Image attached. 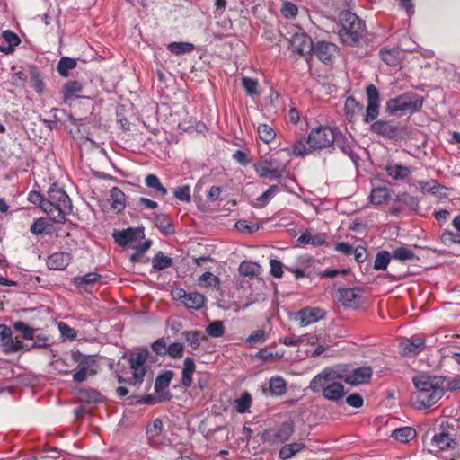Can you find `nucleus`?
I'll return each mask as SVG.
<instances>
[{
  "instance_id": "obj_7",
  "label": "nucleus",
  "mask_w": 460,
  "mask_h": 460,
  "mask_svg": "<svg viewBox=\"0 0 460 460\" xmlns=\"http://www.w3.org/2000/svg\"><path fill=\"white\" fill-rule=\"evenodd\" d=\"M148 350L141 349L137 352L131 353L129 356V364L132 373L130 384L133 385H139L143 382L146 373V362L148 357Z\"/></svg>"
},
{
  "instance_id": "obj_44",
  "label": "nucleus",
  "mask_w": 460,
  "mask_h": 460,
  "mask_svg": "<svg viewBox=\"0 0 460 460\" xmlns=\"http://www.w3.org/2000/svg\"><path fill=\"white\" fill-rule=\"evenodd\" d=\"M4 351L7 353H13L20 351L23 349V343L18 338H13L12 333L4 341H3Z\"/></svg>"
},
{
  "instance_id": "obj_59",
  "label": "nucleus",
  "mask_w": 460,
  "mask_h": 460,
  "mask_svg": "<svg viewBox=\"0 0 460 460\" xmlns=\"http://www.w3.org/2000/svg\"><path fill=\"white\" fill-rule=\"evenodd\" d=\"M134 412L131 411H125L119 421V426L121 429H128L134 425Z\"/></svg>"
},
{
  "instance_id": "obj_5",
  "label": "nucleus",
  "mask_w": 460,
  "mask_h": 460,
  "mask_svg": "<svg viewBox=\"0 0 460 460\" xmlns=\"http://www.w3.org/2000/svg\"><path fill=\"white\" fill-rule=\"evenodd\" d=\"M341 29L339 36L341 40L349 45L356 44L362 36L365 25L361 19L351 12H345L341 14Z\"/></svg>"
},
{
  "instance_id": "obj_36",
  "label": "nucleus",
  "mask_w": 460,
  "mask_h": 460,
  "mask_svg": "<svg viewBox=\"0 0 460 460\" xmlns=\"http://www.w3.org/2000/svg\"><path fill=\"white\" fill-rule=\"evenodd\" d=\"M305 447L303 443H291L285 445L279 450V457L283 460H287L294 456L296 453L300 452Z\"/></svg>"
},
{
  "instance_id": "obj_54",
  "label": "nucleus",
  "mask_w": 460,
  "mask_h": 460,
  "mask_svg": "<svg viewBox=\"0 0 460 460\" xmlns=\"http://www.w3.org/2000/svg\"><path fill=\"white\" fill-rule=\"evenodd\" d=\"M13 327L20 332L25 340H31L34 337L35 330L23 322H15Z\"/></svg>"
},
{
  "instance_id": "obj_9",
  "label": "nucleus",
  "mask_w": 460,
  "mask_h": 460,
  "mask_svg": "<svg viewBox=\"0 0 460 460\" xmlns=\"http://www.w3.org/2000/svg\"><path fill=\"white\" fill-rule=\"evenodd\" d=\"M403 129L400 124L384 119L376 120L370 125L371 132L389 139L401 137Z\"/></svg>"
},
{
  "instance_id": "obj_53",
  "label": "nucleus",
  "mask_w": 460,
  "mask_h": 460,
  "mask_svg": "<svg viewBox=\"0 0 460 460\" xmlns=\"http://www.w3.org/2000/svg\"><path fill=\"white\" fill-rule=\"evenodd\" d=\"M379 115V102H367L364 122L369 123L375 120Z\"/></svg>"
},
{
  "instance_id": "obj_35",
  "label": "nucleus",
  "mask_w": 460,
  "mask_h": 460,
  "mask_svg": "<svg viewBox=\"0 0 460 460\" xmlns=\"http://www.w3.org/2000/svg\"><path fill=\"white\" fill-rule=\"evenodd\" d=\"M382 60L390 66H395L400 61V52L397 49H382L380 50Z\"/></svg>"
},
{
  "instance_id": "obj_64",
  "label": "nucleus",
  "mask_w": 460,
  "mask_h": 460,
  "mask_svg": "<svg viewBox=\"0 0 460 460\" xmlns=\"http://www.w3.org/2000/svg\"><path fill=\"white\" fill-rule=\"evenodd\" d=\"M281 354L273 353L268 348L261 349L255 355V357L261 360H270L277 358H281Z\"/></svg>"
},
{
  "instance_id": "obj_16",
  "label": "nucleus",
  "mask_w": 460,
  "mask_h": 460,
  "mask_svg": "<svg viewBox=\"0 0 460 460\" xmlns=\"http://www.w3.org/2000/svg\"><path fill=\"white\" fill-rule=\"evenodd\" d=\"M373 374V370L370 367H360L353 370V372L345 376L344 382L351 385H358L367 383Z\"/></svg>"
},
{
  "instance_id": "obj_17",
  "label": "nucleus",
  "mask_w": 460,
  "mask_h": 460,
  "mask_svg": "<svg viewBox=\"0 0 460 460\" xmlns=\"http://www.w3.org/2000/svg\"><path fill=\"white\" fill-rule=\"evenodd\" d=\"M314 54L323 63H331L337 54V47L335 44L326 41L318 42L314 47Z\"/></svg>"
},
{
  "instance_id": "obj_63",
  "label": "nucleus",
  "mask_w": 460,
  "mask_h": 460,
  "mask_svg": "<svg viewBox=\"0 0 460 460\" xmlns=\"http://www.w3.org/2000/svg\"><path fill=\"white\" fill-rule=\"evenodd\" d=\"M235 227L240 232L254 233L259 230L258 224L248 225L245 220H239L235 223Z\"/></svg>"
},
{
  "instance_id": "obj_1",
  "label": "nucleus",
  "mask_w": 460,
  "mask_h": 460,
  "mask_svg": "<svg viewBox=\"0 0 460 460\" xmlns=\"http://www.w3.org/2000/svg\"><path fill=\"white\" fill-rule=\"evenodd\" d=\"M343 378V370L340 367H325L311 380L309 388L314 393L321 392L329 401L338 402L345 394L344 385L340 382Z\"/></svg>"
},
{
  "instance_id": "obj_21",
  "label": "nucleus",
  "mask_w": 460,
  "mask_h": 460,
  "mask_svg": "<svg viewBox=\"0 0 460 460\" xmlns=\"http://www.w3.org/2000/svg\"><path fill=\"white\" fill-rule=\"evenodd\" d=\"M338 299L344 306L357 308L360 305L361 296L354 288H341Z\"/></svg>"
},
{
  "instance_id": "obj_22",
  "label": "nucleus",
  "mask_w": 460,
  "mask_h": 460,
  "mask_svg": "<svg viewBox=\"0 0 460 460\" xmlns=\"http://www.w3.org/2000/svg\"><path fill=\"white\" fill-rule=\"evenodd\" d=\"M338 147L343 154L347 155L352 161H355L358 156L353 152V146L349 137H347L337 128L335 129V142L333 146Z\"/></svg>"
},
{
  "instance_id": "obj_12",
  "label": "nucleus",
  "mask_w": 460,
  "mask_h": 460,
  "mask_svg": "<svg viewBox=\"0 0 460 460\" xmlns=\"http://www.w3.org/2000/svg\"><path fill=\"white\" fill-rule=\"evenodd\" d=\"M254 170L260 178L278 180L282 177L283 170L276 166L272 160L263 159L255 163Z\"/></svg>"
},
{
  "instance_id": "obj_18",
  "label": "nucleus",
  "mask_w": 460,
  "mask_h": 460,
  "mask_svg": "<svg viewBox=\"0 0 460 460\" xmlns=\"http://www.w3.org/2000/svg\"><path fill=\"white\" fill-rule=\"evenodd\" d=\"M72 255L68 252H58L49 255L47 259V266L50 270H63L70 263Z\"/></svg>"
},
{
  "instance_id": "obj_27",
  "label": "nucleus",
  "mask_w": 460,
  "mask_h": 460,
  "mask_svg": "<svg viewBox=\"0 0 460 460\" xmlns=\"http://www.w3.org/2000/svg\"><path fill=\"white\" fill-rule=\"evenodd\" d=\"M195 362L192 358H186L183 362L181 372V382L185 387H190L192 384V375L195 372Z\"/></svg>"
},
{
  "instance_id": "obj_60",
  "label": "nucleus",
  "mask_w": 460,
  "mask_h": 460,
  "mask_svg": "<svg viewBox=\"0 0 460 460\" xmlns=\"http://www.w3.org/2000/svg\"><path fill=\"white\" fill-rule=\"evenodd\" d=\"M58 326L62 337L71 341L76 338V332L66 323L60 322Z\"/></svg>"
},
{
  "instance_id": "obj_42",
  "label": "nucleus",
  "mask_w": 460,
  "mask_h": 460,
  "mask_svg": "<svg viewBox=\"0 0 460 460\" xmlns=\"http://www.w3.org/2000/svg\"><path fill=\"white\" fill-rule=\"evenodd\" d=\"M392 259L399 261H407L415 258V253L411 249L405 246H401L394 249L392 252Z\"/></svg>"
},
{
  "instance_id": "obj_46",
  "label": "nucleus",
  "mask_w": 460,
  "mask_h": 460,
  "mask_svg": "<svg viewBox=\"0 0 460 460\" xmlns=\"http://www.w3.org/2000/svg\"><path fill=\"white\" fill-rule=\"evenodd\" d=\"M145 183L148 188L155 190L162 196H165L168 192L167 189L161 184L159 178L155 174H148L145 179Z\"/></svg>"
},
{
  "instance_id": "obj_38",
  "label": "nucleus",
  "mask_w": 460,
  "mask_h": 460,
  "mask_svg": "<svg viewBox=\"0 0 460 460\" xmlns=\"http://www.w3.org/2000/svg\"><path fill=\"white\" fill-rule=\"evenodd\" d=\"M314 151L310 147V144H307V138L301 137L297 139L292 146V154L296 156L305 155Z\"/></svg>"
},
{
  "instance_id": "obj_39",
  "label": "nucleus",
  "mask_w": 460,
  "mask_h": 460,
  "mask_svg": "<svg viewBox=\"0 0 460 460\" xmlns=\"http://www.w3.org/2000/svg\"><path fill=\"white\" fill-rule=\"evenodd\" d=\"M172 265V260L169 256H165L162 252H158L152 261V266L157 270H162Z\"/></svg>"
},
{
  "instance_id": "obj_31",
  "label": "nucleus",
  "mask_w": 460,
  "mask_h": 460,
  "mask_svg": "<svg viewBox=\"0 0 460 460\" xmlns=\"http://www.w3.org/2000/svg\"><path fill=\"white\" fill-rule=\"evenodd\" d=\"M391 436L400 442L407 443L416 437V430L411 427H402L394 429Z\"/></svg>"
},
{
  "instance_id": "obj_15",
  "label": "nucleus",
  "mask_w": 460,
  "mask_h": 460,
  "mask_svg": "<svg viewBox=\"0 0 460 460\" xmlns=\"http://www.w3.org/2000/svg\"><path fill=\"white\" fill-rule=\"evenodd\" d=\"M289 49L294 53L305 56L313 51L314 45L311 38L305 33L301 32L292 36Z\"/></svg>"
},
{
  "instance_id": "obj_25",
  "label": "nucleus",
  "mask_w": 460,
  "mask_h": 460,
  "mask_svg": "<svg viewBox=\"0 0 460 460\" xmlns=\"http://www.w3.org/2000/svg\"><path fill=\"white\" fill-rule=\"evenodd\" d=\"M431 441L435 447L442 451L454 448L456 445L455 440L445 431H441L438 434L434 435Z\"/></svg>"
},
{
  "instance_id": "obj_32",
  "label": "nucleus",
  "mask_w": 460,
  "mask_h": 460,
  "mask_svg": "<svg viewBox=\"0 0 460 460\" xmlns=\"http://www.w3.org/2000/svg\"><path fill=\"white\" fill-rule=\"evenodd\" d=\"M186 342L196 350L200 346V342L205 339V336L199 331H186L181 333Z\"/></svg>"
},
{
  "instance_id": "obj_23",
  "label": "nucleus",
  "mask_w": 460,
  "mask_h": 460,
  "mask_svg": "<svg viewBox=\"0 0 460 460\" xmlns=\"http://www.w3.org/2000/svg\"><path fill=\"white\" fill-rule=\"evenodd\" d=\"M2 37L6 45H0V51L10 55L14 51L15 47L21 43V40L17 34L10 30H5L2 32Z\"/></svg>"
},
{
  "instance_id": "obj_6",
  "label": "nucleus",
  "mask_w": 460,
  "mask_h": 460,
  "mask_svg": "<svg viewBox=\"0 0 460 460\" xmlns=\"http://www.w3.org/2000/svg\"><path fill=\"white\" fill-rule=\"evenodd\" d=\"M335 129L328 126L312 128L307 137V144L314 151L332 146L335 142Z\"/></svg>"
},
{
  "instance_id": "obj_10",
  "label": "nucleus",
  "mask_w": 460,
  "mask_h": 460,
  "mask_svg": "<svg viewBox=\"0 0 460 460\" xmlns=\"http://www.w3.org/2000/svg\"><path fill=\"white\" fill-rule=\"evenodd\" d=\"M144 230L140 227L117 231V243L123 247H133L134 244L144 242Z\"/></svg>"
},
{
  "instance_id": "obj_26",
  "label": "nucleus",
  "mask_w": 460,
  "mask_h": 460,
  "mask_svg": "<svg viewBox=\"0 0 460 460\" xmlns=\"http://www.w3.org/2000/svg\"><path fill=\"white\" fill-rule=\"evenodd\" d=\"M391 198V190L386 187H376L372 189L369 195L370 202L374 205L385 203Z\"/></svg>"
},
{
  "instance_id": "obj_4",
  "label": "nucleus",
  "mask_w": 460,
  "mask_h": 460,
  "mask_svg": "<svg viewBox=\"0 0 460 460\" xmlns=\"http://www.w3.org/2000/svg\"><path fill=\"white\" fill-rule=\"evenodd\" d=\"M423 105L421 96L414 92H406L386 102L385 108L391 115L402 116L419 111Z\"/></svg>"
},
{
  "instance_id": "obj_49",
  "label": "nucleus",
  "mask_w": 460,
  "mask_h": 460,
  "mask_svg": "<svg viewBox=\"0 0 460 460\" xmlns=\"http://www.w3.org/2000/svg\"><path fill=\"white\" fill-rule=\"evenodd\" d=\"M391 259H392V255L388 252H386V251L379 252L376 254V259H375L374 269L376 270H385L387 268Z\"/></svg>"
},
{
  "instance_id": "obj_34",
  "label": "nucleus",
  "mask_w": 460,
  "mask_h": 460,
  "mask_svg": "<svg viewBox=\"0 0 460 460\" xmlns=\"http://www.w3.org/2000/svg\"><path fill=\"white\" fill-rule=\"evenodd\" d=\"M456 233L446 232L442 234L441 239L444 243H460V216L456 217L452 222Z\"/></svg>"
},
{
  "instance_id": "obj_14",
  "label": "nucleus",
  "mask_w": 460,
  "mask_h": 460,
  "mask_svg": "<svg viewBox=\"0 0 460 460\" xmlns=\"http://www.w3.org/2000/svg\"><path fill=\"white\" fill-rule=\"evenodd\" d=\"M425 347V339L421 336H412L403 340L399 344L400 354L405 357H413L420 354Z\"/></svg>"
},
{
  "instance_id": "obj_61",
  "label": "nucleus",
  "mask_w": 460,
  "mask_h": 460,
  "mask_svg": "<svg viewBox=\"0 0 460 460\" xmlns=\"http://www.w3.org/2000/svg\"><path fill=\"white\" fill-rule=\"evenodd\" d=\"M399 200L405 204L407 207H409L412 210H417L419 208V200L417 198L408 194V193H402Z\"/></svg>"
},
{
  "instance_id": "obj_37",
  "label": "nucleus",
  "mask_w": 460,
  "mask_h": 460,
  "mask_svg": "<svg viewBox=\"0 0 460 460\" xmlns=\"http://www.w3.org/2000/svg\"><path fill=\"white\" fill-rule=\"evenodd\" d=\"M167 49L176 56L190 53L194 49V45L189 42H171Z\"/></svg>"
},
{
  "instance_id": "obj_45",
  "label": "nucleus",
  "mask_w": 460,
  "mask_h": 460,
  "mask_svg": "<svg viewBox=\"0 0 460 460\" xmlns=\"http://www.w3.org/2000/svg\"><path fill=\"white\" fill-rule=\"evenodd\" d=\"M82 86L77 83H67L63 89V94L66 101L74 100L79 97Z\"/></svg>"
},
{
  "instance_id": "obj_56",
  "label": "nucleus",
  "mask_w": 460,
  "mask_h": 460,
  "mask_svg": "<svg viewBox=\"0 0 460 460\" xmlns=\"http://www.w3.org/2000/svg\"><path fill=\"white\" fill-rule=\"evenodd\" d=\"M174 197L183 202H190L191 199L190 187L184 185L174 190Z\"/></svg>"
},
{
  "instance_id": "obj_20",
  "label": "nucleus",
  "mask_w": 460,
  "mask_h": 460,
  "mask_svg": "<svg viewBox=\"0 0 460 460\" xmlns=\"http://www.w3.org/2000/svg\"><path fill=\"white\" fill-rule=\"evenodd\" d=\"M163 429L164 425L160 419H155L147 423L146 434L150 446L155 447L159 444Z\"/></svg>"
},
{
  "instance_id": "obj_29",
  "label": "nucleus",
  "mask_w": 460,
  "mask_h": 460,
  "mask_svg": "<svg viewBox=\"0 0 460 460\" xmlns=\"http://www.w3.org/2000/svg\"><path fill=\"white\" fill-rule=\"evenodd\" d=\"M238 270L241 275L249 278L257 277L261 273V267L251 261H243Z\"/></svg>"
},
{
  "instance_id": "obj_58",
  "label": "nucleus",
  "mask_w": 460,
  "mask_h": 460,
  "mask_svg": "<svg viewBox=\"0 0 460 460\" xmlns=\"http://www.w3.org/2000/svg\"><path fill=\"white\" fill-rule=\"evenodd\" d=\"M184 350L183 344L181 342H173L167 346L166 355H169L172 358H180L182 357Z\"/></svg>"
},
{
  "instance_id": "obj_47",
  "label": "nucleus",
  "mask_w": 460,
  "mask_h": 460,
  "mask_svg": "<svg viewBox=\"0 0 460 460\" xmlns=\"http://www.w3.org/2000/svg\"><path fill=\"white\" fill-rule=\"evenodd\" d=\"M172 376V371H166L156 377L155 382V390L156 394H160L164 389L169 386Z\"/></svg>"
},
{
  "instance_id": "obj_2",
  "label": "nucleus",
  "mask_w": 460,
  "mask_h": 460,
  "mask_svg": "<svg viewBox=\"0 0 460 460\" xmlns=\"http://www.w3.org/2000/svg\"><path fill=\"white\" fill-rule=\"evenodd\" d=\"M417 389L416 404L419 409H425L439 401L446 391V378L420 374L413 377Z\"/></svg>"
},
{
  "instance_id": "obj_50",
  "label": "nucleus",
  "mask_w": 460,
  "mask_h": 460,
  "mask_svg": "<svg viewBox=\"0 0 460 460\" xmlns=\"http://www.w3.org/2000/svg\"><path fill=\"white\" fill-rule=\"evenodd\" d=\"M78 398L85 403H95L101 401L102 396L95 390H81L78 394Z\"/></svg>"
},
{
  "instance_id": "obj_55",
  "label": "nucleus",
  "mask_w": 460,
  "mask_h": 460,
  "mask_svg": "<svg viewBox=\"0 0 460 460\" xmlns=\"http://www.w3.org/2000/svg\"><path fill=\"white\" fill-rule=\"evenodd\" d=\"M155 225L164 234H171L173 232L172 225L170 219L164 215H160L155 218Z\"/></svg>"
},
{
  "instance_id": "obj_62",
  "label": "nucleus",
  "mask_w": 460,
  "mask_h": 460,
  "mask_svg": "<svg viewBox=\"0 0 460 460\" xmlns=\"http://www.w3.org/2000/svg\"><path fill=\"white\" fill-rule=\"evenodd\" d=\"M279 191L277 185H271L266 191H264L257 200L262 205L267 204L270 199Z\"/></svg>"
},
{
  "instance_id": "obj_13",
  "label": "nucleus",
  "mask_w": 460,
  "mask_h": 460,
  "mask_svg": "<svg viewBox=\"0 0 460 460\" xmlns=\"http://www.w3.org/2000/svg\"><path fill=\"white\" fill-rule=\"evenodd\" d=\"M325 317V312L319 307H305L299 310L295 320L303 327L313 324Z\"/></svg>"
},
{
  "instance_id": "obj_19",
  "label": "nucleus",
  "mask_w": 460,
  "mask_h": 460,
  "mask_svg": "<svg viewBox=\"0 0 460 460\" xmlns=\"http://www.w3.org/2000/svg\"><path fill=\"white\" fill-rule=\"evenodd\" d=\"M385 171L394 181H404L411 174L410 167L394 162H388L385 166Z\"/></svg>"
},
{
  "instance_id": "obj_30",
  "label": "nucleus",
  "mask_w": 460,
  "mask_h": 460,
  "mask_svg": "<svg viewBox=\"0 0 460 460\" xmlns=\"http://www.w3.org/2000/svg\"><path fill=\"white\" fill-rule=\"evenodd\" d=\"M205 303V296L198 292H190L187 294L183 305L193 310H199L202 308Z\"/></svg>"
},
{
  "instance_id": "obj_57",
  "label": "nucleus",
  "mask_w": 460,
  "mask_h": 460,
  "mask_svg": "<svg viewBox=\"0 0 460 460\" xmlns=\"http://www.w3.org/2000/svg\"><path fill=\"white\" fill-rule=\"evenodd\" d=\"M265 341L266 332L263 330H256L246 338V342L251 345L261 344L263 343Z\"/></svg>"
},
{
  "instance_id": "obj_41",
  "label": "nucleus",
  "mask_w": 460,
  "mask_h": 460,
  "mask_svg": "<svg viewBox=\"0 0 460 460\" xmlns=\"http://www.w3.org/2000/svg\"><path fill=\"white\" fill-rule=\"evenodd\" d=\"M219 279L213 273L207 271L198 279V285L203 288H217L219 286Z\"/></svg>"
},
{
  "instance_id": "obj_28",
  "label": "nucleus",
  "mask_w": 460,
  "mask_h": 460,
  "mask_svg": "<svg viewBox=\"0 0 460 460\" xmlns=\"http://www.w3.org/2000/svg\"><path fill=\"white\" fill-rule=\"evenodd\" d=\"M152 242L150 240H145L140 243L134 244L132 249L135 252L129 256V260L131 262H142L144 261L145 252L150 248Z\"/></svg>"
},
{
  "instance_id": "obj_8",
  "label": "nucleus",
  "mask_w": 460,
  "mask_h": 460,
  "mask_svg": "<svg viewBox=\"0 0 460 460\" xmlns=\"http://www.w3.org/2000/svg\"><path fill=\"white\" fill-rule=\"evenodd\" d=\"M72 358L78 363L77 370L73 375L74 381L77 383L84 382L89 376L96 372L94 369L95 361L91 357L76 351L73 352Z\"/></svg>"
},
{
  "instance_id": "obj_11",
  "label": "nucleus",
  "mask_w": 460,
  "mask_h": 460,
  "mask_svg": "<svg viewBox=\"0 0 460 460\" xmlns=\"http://www.w3.org/2000/svg\"><path fill=\"white\" fill-rule=\"evenodd\" d=\"M294 432V426L291 422H283L279 428L264 431L263 440L270 443H279L288 440Z\"/></svg>"
},
{
  "instance_id": "obj_40",
  "label": "nucleus",
  "mask_w": 460,
  "mask_h": 460,
  "mask_svg": "<svg viewBox=\"0 0 460 460\" xmlns=\"http://www.w3.org/2000/svg\"><path fill=\"white\" fill-rule=\"evenodd\" d=\"M252 405V396L248 392H244L234 401V407L239 413L249 411Z\"/></svg>"
},
{
  "instance_id": "obj_51",
  "label": "nucleus",
  "mask_w": 460,
  "mask_h": 460,
  "mask_svg": "<svg viewBox=\"0 0 460 460\" xmlns=\"http://www.w3.org/2000/svg\"><path fill=\"white\" fill-rule=\"evenodd\" d=\"M242 86L244 88L246 93L249 96L254 97L256 95H259V92H258L259 83L256 79H253L251 77H243L242 78Z\"/></svg>"
},
{
  "instance_id": "obj_43",
  "label": "nucleus",
  "mask_w": 460,
  "mask_h": 460,
  "mask_svg": "<svg viewBox=\"0 0 460 460\" xmlns=\"http://www.w3.org/2000/svg\"><path fill=\"white\" fill-rule=\"evenodd\" d=\"M77 65L76 59L63 57L58 64V71L62 76H67L68 72L75 68Z\"/></svg>"
},
{
  "instance_id": "obj_52",
  "label": "nucleus",
  "mask_w": 460,
  "mask_h": 460,
  "mask_svg": "<svg viewBox=\"0 0 460 460\" xmlns=\"http://www.w3.org/2000/svg\"><path fill=\"white\" fill-rule=\"evenodd\" d=\"M206 332L213 338H219L225 334V326L221 321H214L207 326Z\"/></svg>"
},
{
  "instance_id": "obj_3",
  "label": "nucleus",
  "mask_w": 460,
  "mask_h": 460,
  "mask_svg": "<svg viewBox=\"0 0 460 460\" xmlns=\"http://www.w3.org/2000/svg\"><path fill=\"white\" fill-rule=\"evenodd\" d=\"M71 208V200L66 191L53 184L48 191V199L42 204V210L53 222L62 223Z\"/></svg>"
},
{
  "instance_id": "obj_24",
  "label": "nucleus",
  "mask_w": 460,
  "mask_h": 460,
  "mask_svg": "<svg viewBox=\"0 0 460 460\" xmlns=\"http://www.w3.org/2000/svg\"><path fill=\"white\" fill-rule=\"evenodd\" d=\"M100 279V275L95 272H89L83 276H76L73 279V284L76 288L82 291H88L93 284Z\"/></svg>"
},
{
  "instance_id": "obj_33",
  "label": "nucleus",
  "mask_w": 460,
  "mask_h": 460,
  "mask_svg": "<svg viewBox=\"0 0 460 460\" xmlns=\"http://www.w3.org/2000/svg\"><path fill=\"white\" fill-rule=\"evenodd\" d=\"M269 389L272 395L280 396L287 391L286 381L280 376H273L270 379Z\"/></svg>"
},
{
  "instance_id": "obj_48",
  "label": "nucleus",
  "mask_w": 460,
  "mask_h": 460,
  "mask_svg": "<svg viewBox=\"0 0 460 460\" xmlns=\"http://www.w3.org/2000/svg\"><path fill=\"white\" fill-rule=\"evenodd\" d=\"M259 137L265 143H270L276 137L274 129L267 124H260L257 128Z\"/></svg>"
}]
</instances>
